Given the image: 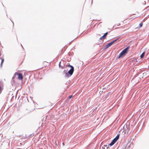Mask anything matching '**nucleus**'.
<instances>
[{"label":"nucleus","instance_id":"f257e3e1","mask_svg":"<svg viewBox=\"0 0 149 149\" xmlns=\"http://www.w3.org/2000/svg\"><path fill=\"white\" fill-rule=\"evenodd\" d=\"M129 48V47H128L125 49L124 50H123L119 54V55L118 57V58H120L123 55H124L125 54H126Z\"/></svg>","mask_w":149,"mask_h":149},{"label":"nucleus","instance_id":"f03ea898","mask_svg":"<svg viewBox=\"0 0 149 149\" xmlns=\"http://www.w3.org/2000/svg\"><path fill=\"white\" fill-rule=\"evenodd\" d=\"M119 135H117L116 137L112 141L111 143L109 145L110 146L113 145L117 141L119 138Z\"/></svg>","mask_w":149,"mask_h":149},{"label":"nucleus","instance_id":"7ed1b4c3","mask_svg":"<svg viewBox=\"0 0 149 149\" xmlns=\"http://www.w3.org/2000/svg\"><path fill=\"white\" fill-rule=\"evenodd\" d=\"M68 66L70 68H71V69L68 71V74L70 75V76H71V75H72L74 71V67H73V66L70 65H68Z\"/></svg>","mask_w":149,"mask_h":149},{"label":"nucleus","instance_id":"20e7f679","mask_svg":"<svg viewBox=\"0 0 149 149\" xmlns=\"http://www.w3.org/2000/svg\"><path fill=\"white\" fill-rule=\"evenodd\" d=\"M118 39H117L107 44L105 46V49H107L109 47L111 46Z\"/></svg>","mask_w":149,"mask_h":149},{"label":"nucleus","instance_id":"39448f33","mask_svg":"<svg viewBox=\"0 0 149 149\" xmlns=\"http://www.w3.org/2000/svg\"><path fill=\"white\" fill-rule=\"evenodd\" d=\"M15 74L18 76V78L19 80H22L23 79V75L21 73H16Z\"/></svg>","mask_w":149,"mask_h":149},{"label":"nucleus","instance_id":"423d86ee","mask_svg":"<svg viewBox=\"0 0 149 149\" xmlns=\"http://www.w3.org/2000/svg\"><path fill=\"white\" fill-rule=\"evenodd\" d=\"M108 33V32H107L106 33H104V35H103L102 37H101L100 38V39L102 40V39H105L106 38V36L107 35Z\"/></svg>","mask_w":149,"mask_h":149},{"label":"nucleus","instance_id":"0eeeda50","mask_svg":"<svg viewBox=\"0 0 149 149\" xmlns=\"http://www.w3.org/2000/svg\"><path fill=\"white\" fill-rule=\"evenodd\" d=\"M63 73L65 74V76L66 77H68L69 76V74H68V73L67 72L66 70H64L63 71Z\"/></svg>","mask_w":149,"mask_h":149},{"label":"nucleus","instance_id":"6e6552de","mask_svg":"<svg viewBox=\"0 0 149 149\" xmlns=\"http://www.w3.org/2000/svg\"><path fill=\"white\" fill-rule=\"evenodd\" d=\"M145 52H143L142 54H141V55L140 56V57H141V58H143L144 57V55H145Z\"/></svg>","mask_w":149,"mask_h":149},{"label":"nucleus","instance_id":"1a4fd4ad","mask_svg":"<svg viewBox=\"0 0 149 149\" xmlns=\"http://www.w3.org/2000/svg\"><path fill=\"white\" fill-rule=\"evenodd\" d=\"M1 67H2L3 63L4 61V60L3 59L1 58Z\"/></svg>","mask_w":149,"mask_h":149},{"label":"nucleus","instance_id":"9d476101","mask_svg":"<svg viewBox=\"0 0 149 149\" xmlns=\"http://www.w3.org/2000/svg\"><path fill=\"white\" fill-rule=\"evenodd\" d=\"M143 25V23L142 22L140 23L139 24V28L141 27Z\"/></svg>","mask_w":149,"mask_h":149},{"label":"nucleus","instance_id":"9b49d317","mask_svg":"<svg viewBox=\"0 0 149 149\" xmlns=\"http://www.w3.org/2000/svg\"><path fill=\"white\" fill-rule=\"evenodd\" d=\"M73 96L72 95H70L69 96V99H71V98Z\"/></svg>","mask_w":149,"mask_h":149},{"label":"nucleus","instance_id":"f8f14e48","mask_svg":"<svg viewBox=\"0 0 149 149\" xmlns=\"http://www.w3.org/2000/svg\"><path fill=\"white\" fill-rule=\"evenodd\" d=\"M61 62H60L59 63V67L61 68Z\"/></svg>","mask_w":149,"mask_h":149},{"label":"nucleus","instance_id":"ddd939ff","mask_svg":"<svg viewBox=\"0 0 149 149\" xmlns=\"http://www.w3.org/2000/svg\"><path fill=\"white\" fill-rule=\"evenodd\" d=\"M1 92V86H0V94Z\"/></svg>","mask_w":149,"mask_h":149},{"label":"nucleus","instance_id":"4468645a","mask_svg":"<svg viewBox=\"0 0 149 149\" xmlns=\"http://www.w3.org/2000/svg\"><path fill=\"white\" fill-rule=\"evenodd\" d=\"M136 17H134V18H131V19H131V20H132L133 19H134V18H136Z\"/></svg>","mask_w":149,"mask_h":149},{"label":"nucleus","instance_id":"2eb2a0df","mask_svg":"<svg viewBox=\"0 0 149 149\" xmlns=\"http://www.w3.org/2000/svg\"><path fill=\"white\" fill-rule=\"evenodd\" d=\"M63 68V67L62 66H61V68Z\"/></svg>","mask_w":149,"mask_h":149},{"label":"nucleus","instance_id":"dca6fc26","mask_svg":"<svg viewBox=\"0 0 149 149\" xmlns=\"http://www.w3.org/2000/svg\"><path fill=\"white\" fill-rule=\"evenodd\" d=\"M104 146H106V147H107V145H104Z\"/></svg>","mask_w":149,"mask_h":149},{"label":"nucleus","instance_id":"f3484780","mask_svg":"<svg viewBox=\"0 0 149 149\" xmlns=\"http://www.w3.org/2000/svg\"><path fill=\"white\" fill-rule=\"evenodd\" d=\"M63 145H64V143H63Z\"/></svg>","mask_w":149,"mask_h":149}]
</instances>
